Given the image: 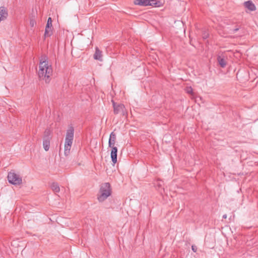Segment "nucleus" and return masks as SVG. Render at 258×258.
Instances as JSON below:
<instances>
[{
  "mask_svg": "<svg viewBox=\"0 0 258 258\" xmlns=\"http://www.w3.org/2000/svg\"><path fill=\"white\" fill-rule=\"evenodd\" d=\"M51 66L48 64L44 56L40 60L38 75L39 79L44 80L46 83H49L50 77L52 75Z\"/></svg>",
  "mask_w": 258,
  "mask_h": 258,
  "instance_id": "nucleus-1",
  "label": "nucleus"
},
{
  "mask_svg": "<svg viewBox=\"0 0 258 258\" xmlns=\"http://www.w3.org/2000/svg\"><path fill=\"white\" fill-rule=\"evenodd\" d=\"M111 192L112 190L109 183L105 182L101 184L97 195L98 200L99 202L104 201L111 195Z\"/></svg>",
  "mask_w": 258,
  "mask_h": 258,
  "instance_id": "nucleus-2",
  "label": "nucleus"
},
{
  "mask_svg": "<svg viewBox=\"0 0 258 258\" xmlns=\"http://www.w3.org/2000/svg\"><path fill=\"white\" fill-rule=\"evenodd\" d=\"M8 179L10 183L14 185H20L22 182V178L19 174L10 172L8 175Z\"/></svg>",
  "mask_w": 258,
  "mask_h": 258,
  "instance_id": "nucleus-3",
  "label": "nucleus"
},
{
  "mask_svg": "<svg viewBox=\"0 0 258 258\" xmlns=\"http://www.w3.org/2000/svg\"><path fill=\"white\" fill-rule=\"evenodd\" d=\"M113 106L114 109V113L115 114H120L122 116L126 117L127 112L126 110L124 105L122 104H116L113 101Z\"/></svg>",
  "mask_w": 258,
  "mask_h": 258,
  "instance_id": "nucleus-4",
  "label": "nucleus"
},
{
  "mask_svg": "<svg viewBox=\"0 0 258 258\" xmlns=\"http://www.w3.org/2000/svg\"><path fill=\"white\" fill-rule=\"evenodd\" d=\"M243 5L246 9V12L247 13H248V12L254 11L256 10V7L255 5L252 3L251 1L245 2L243 4Z\"/></svg>",
  "mask_w": 258,
  "mask_h": 258,
  "instance_id": "nucleus-5",
  "label": "nucleus"
},
{
  "mask_svg": "<svg viewBox=\"0 0 258 258\" xmlns=\"http://www.w3.org/2000/svg\"><path fill=\"white\" fill-rule=\"evenodd\" d=\"M8 12L4 7H0V22L5 20L8 17Z\"/></svg>",
  "mask_w": 258,
  "mask_h": 258,
  "instance_id": "nucleus-6",
  "label": "nucleus"
},
{
  "mask_svg": "<svg viewBox=\"0 0 258 258\" xmlns=\"http://www.w3.org/2000/svg\"><path fill=\"white\" fill-rule=\"evenodd\" d=\"M111 158L112 162L115 164L117 162V148L116 147H111Z\"/></svg>",
  "mask_w": 258,
  "mask_h": 258,
  "instance_id": "nucleus-7",
  "label": "nucleus"
},
{
  "mask_svg": "<svg viewBox=\"0 0 258 258\" xmlns=\"http://www.w3.org/2000/svg\"><path fill=\"white\" fill-rule=\"evenodd\" d=\"M74 135V129L73 126H70L67 131L66 139L73 140Z\"/></svg>",
  "mask_w": 258,
  "mask_h": 258,
  "instance_id": "nucleus-8",
  "label": "nucleus"
},
{
  "mask_svg": "<svg viewBox=\"0 0 258 258\" xmlns=\"http://www.w3.org/2000/svg\"><path fill=\"white\" fill-rule=\"evenodd\" d=\"M93 57L96 60L102 61V52L97 47L95 48V52Z\"/></svg>",
  "mask_w": 258,
  "mask_h": 258,
  "instance_id": "nucleus-9",
  "label": "nucleus"
},
{
  "mask_svg": "<svg viewBox=\"0 0 258 258\" xmlns=\"http://www.w3.org/2000/svg\"><path fill=\"white\" fill-rule=\"evenodd\" d=\"M116 140V135L114 132H112L110 135L108 145L109 147H114Z\"/></svg>",
  "mask_w": 258,
  "mask_h": 258,
  "instance_id": "nucleus-10",
  "label": "nucleus"
},
{
  "mask_svg": "<svg viewBox=\"0 0 258 258\" xmlns=\"http://www.w3.org/2000/svg\"><path fill=\"white\" fill-rule=\"evenodd\" d=\"M150 2L149 0H136L134 2V4L135 5L143 6H149Z\"/></svg>",
  "mask_w": 258,
  "mask_h": 258,
  "instance_id": "nucleus-11",
  "label": "nucleus"
},
{
  "mask_svg": "<svg viewBox=\"0 0 258 258\" xmlns=\"http://www.w3.org/2000/svg\"><path fill=\"white\" fill-rule=\"evenodd\" d=\"M43 146L46 151L49 150L50 146V139H43Z\"/></svg>",
  "mask_w": 258,
  "mask_h": 258,
  "instance_id": "nucleus-12",
  "label": "nucleus"
},
{
  "mask_svg": "<svg viewBox=\"0 0 258 258\" xmlns=\"http://www.w3.org/2000/svg\"><path fill=\"white\" fill-rule=\"evenodd\" d=\"M217 60H218V62L219 65L222 68H224L226 67V61L224 58L221 57L220 56H218L217 57Z\"/></svg>",
  "mask_w": 258,
  "mask_h": 258,
  "instance_id": "nucleus-13",
  "label": "nucleus"
},
{
  "mask_svg": "<svg viewBox=\"0 0 258 258\" xmlns=\"http://www.w3.org/2000/svg\"><path fill=\"white\" fill-rule=\"evenodd\" d=\"M52 34V27H49L46 26L45 30V33H44V36L45 37H49Z\"/></svg>",
  "mask_w": 258,
  "mask_h": 258,
  "instance_id": "nucleus-14",
  "label": "nucleus"
},
{
  "mask_svg": "<svg viewBox=\"0 0 258 258\" xmlns=\"http://www.w3.org/2000/svg\"><path fill=\"white\" fill-rule=\"evenodd\" d=\"M52 190L55 192H58L60 191V188L57 183L53 182L51 185Z\"/></svg>",
  "mask_w": 258,
  "mask_h": 258,
  "instance_id": "nucleus-15",
  "label": "nucleus"
},
{
  "mask_svg": "<svg viewBox=\"0 0 258 258\" xmlns=\"http://www.w3.org/2000/svg\"><path fill=\"white\" fill-rule=\"evenodd\" d=\"M51 134V132L49 129H46L44 132L43 139H50V136Z\"/></svg>",
  "mask_w": 258,
  "mask_h": 258,
  "instance_id": "nucleus-16",
  "label": "nucleus"
},
{
  "mask_svg": "<svg viewBox=\"0 0 258 258\" xmlns=\"http://www.w3.org/2000/svg\"><path fill=\"white\" fill-rule=\"evenodd\" d=\"M71 146L64 145V154L66 156H68L70 154Z\"/></svg>",
  "mask_w": 258,
  "mask_h": 258,
  "instance_id": "nucleus-17",
  "label": "nucleus"
},
{
  "mask_svg": "<svg viewBox=\"0 0 258 258\" xmlns=\"http://www.w3.org/2000/svg\"><path fill=\"white\" fill-rule=\"evenodd\" d=\"M149 2H150L149 6H154V7L158 6L157 5V4L158 3H160L159 2H158L156 0H149Z\"/></svg>",
  "mask_w": 258,
  "mask_h": 258,
  "instance_id": "nucleus-18",
  "label": "nucleus"
},
{
  "mask_svg": "<svg viewBox=\"0 0 258 258\" xmlns=\"http://www.w3.org/2000/svg\"><path fill=\"white\" fill-rule=\"evenodd\" d=\"M52 21L51 18L50 17H49L48 19H47V24H46V26H48V27H52Z\"/></svg>",
  "mask_w": 258,
  "mask_h": 258,
  "instance_id": "nucleus-19",
  "label": "nucleus"
},
{
  "mask_svg": "<svg viewBox=\"0 0 258 258\" xmlns=\"http://www.w3.org/2000/svg\"><path fill=\"white\" fill-rule=\"evenodd\" d=\"M73 140H68V139H65V144H64V145H68V146H72V143H73Z\"/></svg>",
  "mask_w": 258,
  "mask_h": 258,
  "instance_id": "nucleus-20",
  "label": "nucleus"
},
{
  "mask_svg": "<svg viewBox=\"0 0 258 258\" xmlns=\"http://www.w3.org/2000/svg\"><path fill=\"white\" fill-rule=\"evenodd\" d=\"M36 24L35 20L33 19H31L30 21V25L31 27H33L34 25Z\"/></svg>",
  "mask_w": 258,
  "mask_h": 258,
  "instance_id": "nucleus-21",
  "label": "nucleus"
},
{
  "mask_svg": "<svg viewBox=\"0 0 258 258\" xmlns=\"http://www.w3.org/2000/svg\"><path fill=\"white\" fill-rule=\"evenodd\" d=\"M186 92L188 94H191L192 93V89L191 87L187 88L186 89Z\"/></svg>",
  "mask_w": 258,
  "mask_h": 258,
  "instance_id": "nucleus-22",
  "label": "nucleus"
},
{
  "mask_svg": "<svg viewBox=\"0 0 258 258\" xmlns=\"http://www.w3.org/2000/svg\"><path fill=\"white\" fill-rule=\"evenodd\" d=\"M191 249L194 252H196L197 250V247L195 245H192L191 246Z\"/></svg>",
  "mask_w": 258,
  "mask_h": 258,
  "instance_id": "nucleus-23",
  "label": "nucleus"
},
{
  "mask_svg": "<svg viewBox=\"0 0 258 258\" xmlns=\"http://www.w3.org/2000/svg\"><path fill=\"white\" fill-rule=\"evenodd\" d=\"M203 37L204 39H206L208 37V34L207 33H204L203 35Z\"/></svg>",
  "mask_w": 258,
  "mask_h": 258,
  "instance_id": "nucleus-24",
  "label": "nucleus"
},
{
  "mask_svg": "<svg viewBox=\"0 0 258 258\" xmlns=\"http://www.w3.org/2000/svg\"><path fill=\"white\" fill-rule=\"evenodd\" d=\"M238 30V28L234 29L232 30V31H233V33H234L235 32L237 31Z\"/></svg>",
  "mask_w": 258,
  "mask_h": 258,
  "instance_id": "nucleus-25",
  "label": "nucleus"
},
{
  "mask_svg": "<svg viewBox=\"0 0 258 258\" xmlns=\"http://www.w3.org/2000/svg\"><path fill=\"white\" fill-rule=\"evenodd\" d=\"M223 219H226L227 218V215L226 214L223 215Z\"/></svg>",
  "mask_w": 258,
  "mask_h": 258,
  "instance_id": "nucleus-26",
  "label": "nucleus"
},
{
  "mask_svg": "<svg viewBox=\"0 0 258 258\" xmlns=\"http://www.w3.org/2000/svg\"><path fill=\"white\" fill-rule=\"evenodd\" d=\"M238 72L237 73V74H236V76H238ZM236 77L237 78V76H236Z\"/></svg>",
  "mask_w": 258,
  "mask_h": 258,
  "instance_id": "nucleus-27",
  "label": "nucleus"
}]
</instances>
